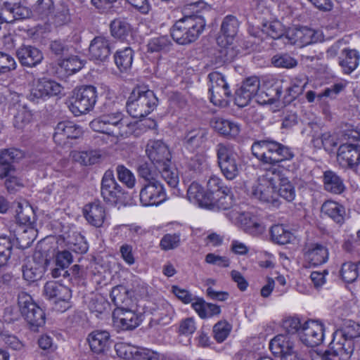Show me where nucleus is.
<instances>
[{
	"instance_id": "nucleus-15",
	"label": "nucleus",
	"mask_w": 360,
	"mask_h": 360,
	"mask_svg": "<svg viewBox=\"0 0 360 360\" xmlns=\"http://www.w3.org/2000/svg\"><path fill=\"white\" fill-rule=\"evenodd\" d=\"M337 160L344 168L354 169L360 163V146L342 144L338 150Z\"/></svg>"
},
{
	"instance_id": "nucleus-26",
	"label": "nucleus",
	"mask_w": 360,
	"mask_h": 360,
	"mask_svg": "<svg viewBox=\"0 0 360 360\" xmlns=\"http://www.w3.org/2000/svg\"><path fill=\"white\" fill-rule=\"evenodd\" d=\"M269 172H271V175H275L277 179L276 193L278 198L281 197L288 202L292 201L295 198V191L289 179L285 177L277 169L274 168L269 170Z\"/></svg>"
},
{
	"instance_id": "nucleus-59",
	"label": "nucleus",
	"mask_w": 360,
	"mask_h": 360,
	"mask_svg": "<svg viewBox=\"0 0 360 360\" xmlns=\"http://www.w3.org/2000/svg\"><path fill=\"white\" fill-rule=\"evenodd\" d=\"M251 150L252 155L264 164L266 162V157L268 156L267 151V139L255 141L253 143Z\"/></svg>"
},
{
	"instance_id": "nucleus-6",
	"label": "nucleus",
	"mask_w": 360,
	"mask_h": 360,
	"mask_svg": "<svg viewBox=\"0 0 360 360\" xmlns=\"http://www.w3.org/2000/svg\"><path fill=\"white\" fill-rule=\"evenodd\" d=\"M217 164L224 176L233 180L238 176L241 167L238 154L233 146L219 143L216 148Z\"/></svg>"
},
{
	"instance_id": "nucleus-38",
	"label": "nucleus",
	"mask_w": 360,
	"mask_h": 360,
	"mask_svg": "<svg viewBox=\"0 0 360 360\" xmlns=\"http://www.w3.org/2000/svg\"><path fill=\"white\" fill-rule=\"evenodd\" d=\"M307 82L300 78L291 81L290 86L286 89V93L283 98L284 105L290 104L304 91Z\"/></svg>"
},
{
	"instance_id": "nucleus-27",
	"label": "nucleus",
	"mask_w": 360,
	"mask_h": 360,
	"mask_svg": "<svg viewBox=\"0 0 360 360\" xmlns=\"http://www.w3.org/2000/svg\"><path fill=\"white\" fill-rule=\"evenodd\" d=\"M294 342L289 337L279 335L273 338L269 343V348L273 354L281 357V360L288 354H292L294 350Z\"/></svg>"
},
{
	"instance_id": "nucleus-18",
	"label": "nucleus",
	"mask_w": 360,
	"mask_h": 360,
	"mask_svg": "<svg viewBox=\"0 0 360 360\" xmlns=\"http://www.w3.org/2000/svg\"><path fill=\"white\" fill-rule=\"evenodd\" d=\"M62 89L58 82L43 78L37 82L36 86L32 90L30 99L37 101L39 98L55 96L60 94Z\"/></svg>"
},
{
	"instance_id": "nucleus-21",
	"label": "nucleus",
	"mask_w": 360,
	"mask_h": 360,
	"mask_svg": "<svg viewBox=\"0 0 360 360\" xmlns=\"http://www.w3.org/2000/svg\"><path fill=\"white\" fill-rule=\"evenodd\" d=\"M110 53L111 44L108 38L98 36L91 40L89 47V53L91 60L105 61Z\"/></svg>"
},
{
	"instance_id": "nucleus-45",
	"label": "nucleus",
	"mask_w": 360,
	"mask_h": 360,
	"mask_svg": "<svg viewBox=\"0 0 360 360\" xmlns=\"http://www.w3.org/2000/svg\"><path fill=\"white\" fill-rule=\"evenodd\" d=\"M76 162L85 166L92 165L99 162L101 154L97 150L75 151L72 155Z\"/></svg>"
},
{
	"instance_id": "nucleus-5",
	"label": "nucleus",
	"mask_w": 360,
	"mask_h": 360,
	"mask_svg": "<svg viewBox=\"0 0 360 360\" xmlns=\"http://www.w3.org/2000/svg\"><path fill=\"white\" fill-rule=\"evenodd\" d=\"M18 304L22 316L27 322L30 330L36 332L45 324V313L27 292L18 296Z\"/></svg>"
},
{
	"instance_id": "nucleus-13",
	"label": "nucleus",
	"mask_w": 360,
	"mask_h": 360,
	"mask_svg": "<svg viewBox=\"0 0 360 360\" xmlns=\"http://www.w3.org/2000/svg\"><path fill=\"white\" fill-rule=\"evenodd\" d=\"M44 295L49 300H54L57 304L63 303L61 310L65 311L70 307L69 301L72 297L71 290L65 285L55 281L47 282L44 287Z\"/></svg>"
},
{
	"instance_id": "nucleus-3",
	"label": "nucleus",
	"mask_w": 360,
	"mask_h": 360,
	"mask_svg": "<svg viewBox=\"0 0 360 360\" xmlns=\"http://www.w3.org/2000/svg\"><path fill=\"white\" fill-rule=\"evenodd\" d=\"M90 126L94 131L117 136H127L134 129V124L120 111L103 114L91 121Z\"/></svg>"
},
{
	"instance_id": "nucleus-39",
	"label": "nucleus",
	"mask_w": 360,
	"mask_h": 360,
	"mask_svg": "<svg viewBox=\"0 0 360 360\" xmlns=\"http://www.w3.org/2000/svg\"><path fill=\"white\" fill-rule=\"evenodd\" d=\"M134 53L131 47L116 51L114 55L115 63L121 72L127 71L131 67Z\"/></svg>"
},
{
	"instance_id": "nucleus-64",
	"label": "nucleus",
	"mask_w": 360,
	"mask_h": 360,
	"mask_svg": "<svg viewBox=\"0 0 360 360\" xmlns=\"http://www.w3.org/2000/svg\"><path fill=\"white\" fill-rule=\"evenodd\" d=\"M70 9L66 5H61L54 15V22L57 26H61L70 22Z\"/></svg>"
},
{
	"instance_id": "nucleus-33",
	"label": "nucleus",
	"mask_w": 360,
	"mask_h": 360,
	"mask_svg": "<svg viewBox=\"0 0 360 360\" xmlns=\"http://www.w3.org/2000/svg\"><path fill=\"white\" fill-rule=\"evenodd\" d=\"M321 212L337 224L344 223L345 209L339 203L331 200L326 201L321 206Z\"/></svg>"
},
{
	"instance_id": "nucleus-50",
	"label": "nucleus",
	"mask_w": 360,
	"mask_h": 360,
	"mask_svg": "<svg viewBox=\"0 0 360 360\" xmlns=\"http://www.w3.org/2000/svg\"><path fill=\"white\" fill-rule=\"evenodd\" d=\"M118 179L124 184L129 188L135 186L136 178L134 174L123 165H119L116 167Z\"/></svg>"
},
{
	"instance_id": "nucleus-40",
	"label": "nucleus",
	"mask_w": 360,
	"mask_h": 360,
	"mask_svg": "<svg viewBox=\"0 0 360 360\" xmlns=\"http://www.w3.org/2000/svg\"><path fill=\"white\" fill-rule=\"evenodd\" d=\"M110 33L115 38L124 40L130 34L131 27L124 19L115 18L110 24Z\"/></svg>"
},
{
	"instance_id": "nucleus-41",
	"label": "nucleus",
	"mask_w": 360,
	"mask_h": 360,
	"mask_svg": "<svg viewBox=\"0 0 360 360\" xmlns=\"http://www.w3.org/2000/svg\"><path fill=\"white\" fill-rule=\"evenodd\" d=\"M207 193L212 198V202L217 196L220 195L221 193H227L230 192V188L225 186L224 181L220 178L213 176L210 178L207 184Z\"/></svg>"
},
{
	"instance_id": "nucleus-49",
	"label": "nucleus",
	"mask_w": 360,
	"mask_h": 360,
	"mask_svg": "<svg viewBox=\"0 0 360 360\" xmlns=\"http://www.w3.org/2000/svg\"><path fill=\"white\" fill-rule=\"evenodd\" d=\"M128 294L129 291L124 285H117L112 288L110 292V297L115 305L120 307L123 305H127L125 302L129 301Z\"/></svg>"
},
{
	"instance_id": "nucleus-63",
	"label": "nucleus",
	"mask_w": 360,
	"mask_h": 360,
	"mask_svg": "<svg viewBox=\"0 0 360 360\" xmlns=\"http://www.w3.org/2000/svg\"><path fill=\"white\" fill-rule=\"evenodd\" d=\"M59 65L64 68L67 72L72 73L79 70L83 66L80 60L75 56L63 59Z\"/></svg>"
},
{
	"instance_id": "nucleus-51",
	"label": "nucleus",
	"mask_w": 360,
	"mask_h": 360,
	"mask_svg": "<svg viewBox=\"0 0 360 360\" xmlns=\"http://www.w3.org/2000/svg\"><path fill=\"white\" fill-rule=\"evenodd\" d=\"M13 244L10 238L0 236V267L6 264L11 255Z\"/></svg>"
},
{
	"instance_id": "nucleus-28",
	"label": "nucleus",
	"mask_w": 360,
	"mask_h": 360,
	"mask_svg": "<svg viewBox=\"0 0 360 360\" xmlns=\"http://www.w3.org/2000/svg\"><path fill=\"white\" fill-rule=\"evenodd\" d=\"M339 65L345 74L352 73L359 64L360 54L356 49H344L338 58Z\"/></svg>"
},
{
	"instance_id": "nucleus-46",
	"label": "nucleus",
	"mask_w": 360,
	"mask_h": 360,
	"mask_svg": "<svg viewBox=\"0 0 360 360\" xmlns=\"http://www.w3.org/2000/svg\"><path fill=\"white\" fill-rule=\"evenodd\" d=\"M335 332L354 342V339L360 337V324L349 320L344 323L340 329H338Z\"/></svg>"
},
{
	"instance_id": "nucleus-61",
	"label": "nucleus",
	"mask_w": 360,
	"mask_h": 360,
	"mask_svg": "<svg viewBox=\"0 0 360 360\" xmlns=\"http://www.w3.org/2000/svg\"><path fill=\"white\" fill-rule=\"evenodd\" d=\"M117 354L124 359L135 360V354L139 349L133 348L125 343H118L115 346Z\"/></svg>"
},
{
	"instance_id": "nucleus-16",
	"label": "nucleus",
	"mask_w": 360,
	"mask_h": 360,
	"mask_svg": "<svg viewBox=\"0 0 360 360\" xmlns=\"http://www.w3.org/2000/svg\"><path fill=\"white\" fill-rule=\"evenodd\" d=\"M285 37L292 44L305 46L316 43L319 40L318 32L307 27L289 28Z\"/></svg>"
},
{
	"instance_id": "nucleus-56",
	"label": "nucleus",
	"mask_w": 360,
	"mask_h": 360,
	"mask_svg": "<svg viewBox=\"0 0 360 360\" xmlns=\"http://www.w3.org/2000/svg\"><path fill=\"white\" fill-rule=\"evenodd\" d=\"M171 44V41L167 36H160L150 40L148 44V51L153 52H159L165 50Z\"/></svg>"
},
{
	"instance_id": "nucleus-11",
	"label": "nucleus",
	"mask_w": 360,
	"mask_h": 360,
	"mask_svg": "<svg viewBox=\"0 0 360 360\" xmlns=\"http://www.w3.org/2000/svg\"><path fill=\"white\" fill-rule=\"evenodd\" d=\"M143 206L158 205L166 200V193L160 181L144 184L139 193Z\"/></svg>"
},
{
	"instance_id": "nucleus-57",
	"label": "nucleus",
	"mask_w": 360,
	"mask_h": 360,
	"mask_svg": "<svg viewBox=\"0 0 360 360\" xmlns=\"http://www.w3.org/2000/svg\"><path fill=\"white\" fill-rule=\"evenodd\" d=\"M246 93L250 94L257 101V94L260 89V82L257 77L247 78L240 86Z\"/></svg>"
},
{
	"instance_id": "nucleus-9",
	"label": "nucleus",
	"mask_w": 360,
	"mask_h": 360,
	"mask_svg": "<svg viewBox=\"0 0 360 360\" xmlns=\"http://www.w3.org/2000/svg\"><path fill=\"white\" fill-rule=\"evenodd\" d=\"M210 79L209 91L211 93V102L218 106H226L231 96V91L224 76L217 72H211L208 75Z\"/></svg>"
},
{
	"instance_id": "nucleus-17",
	"label": "nucleus",
	"mask_w": 360,
	"mask_h": 360,
	"mask_svg": "<svg viewBox=\"0 0 360 360\" xmlns=\"http://www.w3.org/2000/svg\"><path fill=\"white\" fill-rule=\"evenodd\" d=\"M266 153L268 155L266 157V164L273 165L290 160L294 157V153L290 148L271 139H267Z\"/></svg>"
},
{
	"instance_id": "nucleus-62",
	"label": "nucleus",
	"mask_w": 360,
	"mask_h": 360,
	"mask_svg": "<svg viewBox=\"0 0 360 360\" xmlns=\"http://www.w3.org/2000/svg\"><path fill=\"white\" fill-rule=\"evenodd\" d=\"M164 356L148 348H139L136 350L135 360H163Z\"/></svg>"
},
{
	"instance_id": "nucleus-43",
	"label": "nucleus",
	"mask_w": 360,
	"mask_h": 360,
	"mask_svg": "<svg viewBox=\"0 0 360 360\" xmlns=\"http://www.w3.org/2000/svg\"><path fill=\"white\" fill-rule=\"evenodd\" d=\"M87 304L91 312L95 313L96 316L103 314L110 306L105 297L98 293H92L89 297Z\"/></svg>"
},
{
	"instance_id": "nucleus-8",
	"label": "nucleus",
	"mask_w": 360,
	"mask_h": 360,
	"mask_svg": "<svg viewBox=\"0 0 360 360\" xmlns=\"http://www.w3.org/2000/svg\"><path fill=\"white\" fill-rule=\"evenodd\" d=\"M270 173L269 172L265 179H263L257 185L252 186V195L261 201L278 207L280 205V201L278 199L276 193L278 187L277 179L275 175L270 176Z\"/></svg>"
},
{
	"instance_id": "nucleus-55",
	"label": "nucleus",
	"mask_w": 360,
	"mask_h": 360,
	"mask_svg": "<svg viewBox=\"0 0 360 360\" xmlns=\"http://www.w3.org/2000/svg\"><path fill=\"white\" fill-rule=\"evenodd\" d=\"M271 63L277 68H292L297 65V60L288 54H276L271 58Z\"/></svg>"
},
{
	"instance_id": "nucleus-29",
	"label": "nucleus",
	"mask_w": 360,
	"mask_h": 360,
	"mask_svg": "<svg viewBox=\"0 0 360 360\" xmlns=\"http://www.w3.org/2000/svg\"><path fill=\"white\" fill-rule=\"evenodd\" d=\"M91 349L97 354L103 352L110 344V334L106 330L91 332L87 339Z\"/></svg>"
},
{
	"instance_id": "nucleus-30",
	"label": "nucleus",
	"mask_w": 360,
	"mask_h": 360,
	"mask_svg": "<svg viewBox=\"0 0 360 360\" xmlns=\"http://www.w3.org/2000/svg\"><path fill=\"white\" fill-rule=\"evenodd\" d=\"M44 262H37L35 257L32 261H29L22 267V276L28 282L33 283L40 280L45 272Z\"/></svg>"
},
{
	"instance_id": "nucleus-24",
	"label": "nucleus",
	"mask_w": 360,
	"mask_h": 360,
	"mask_svg": "<svg viewBox=\"0 0 360 360\" xmlns=\"http://www.w3.org/2000/svg\"><path fill=\"white\" fill-rule=\"evenodd\" d=\"M207 139L205 129L194 127L186 129L182 137L183 146L189 150L198 148Z\"/></svg>"
},
{
	"instance_id": "nucleus-19",
	"label": "nucleus",
	"mask_w": 360,
	"mask_h": 360,
	"mask_svg": "<svg viewBox=\"0 0 360 360\" xmlns=\"http://www.w3.org/2000/svg\"><path fill=\"white\" fill-rule=\"evenodd\" d=\"M227 216L231 220L236 219L242 228L250 234L259 235L264 230V226L255 220L251 213H239L236 210H232Z\"/></svg>"
},
{
	"instance_id": "nucleus-35",
	"label": "nucleus",
	"mask_w": 360,
	"mask_h": 360,
	"mask_svg": "<svg viewBox=\"0 0 360 360\" xmlns=\"http://www.w3.org/2000/svg\"><path fill=\"white\" fill-rule=\"evenodd\" d=\"M213 127L220 134L229 138L236 137L240 131L237 123L223 118H217L213 123Z\"/></svg>"
},
{
	"instance_id": "nucleus-31",
	"label": "nucleus",
	"mask_w": 360,
	"mask_h": 360,
	"mask_svg": "<svg viewBox=\"0 0 360 360\" xmlns=\"http://www.w3.org/2000/svg\"><path fill=\"white\" fill-rule=\"evenodd\" d=\"M282 92L283 86L281 82H275L265 91L259 89L256 101L262 105L275 103L280 100Z\"/></svg>"
},
{
	"instance_id": "nucleus-34",
	"label": "nucleus",
	"mask_w": 360,
	"mask_h": 360,
	"mask_svg": "<svg viewBox=\"0 0 360 360\" xmlns=\"http://www.w3.org/2000/svg\"><path fill=\"white\" fill-rule=\"evenodd\" d=\"M323 184L326 191L334 194H340L345 188L342 179L331 170L323 173Z\"/></svg>"
},
{
	"instance_id": "nucleus-22",
	"label": "nucleus",
	"mask_w": 360,
	"mask_h": 360,
	"mask_svg": "<svg viewBox=\"0 0 360 360\" xmlns=\"http://www.w3.org/2000/svg\"><path fill=\"white\" fill-rule=\"evenodd\" d=\"M304 257L310 264L313 266L320 265L328 260V250L323 244L310 243L304 250Z\"/></svg>"
},
{
	"instance_id": "nucleus-53",
	"label": "nucleus",
	"mask_w": 360,
	"mask_h": 360,
	"mask_svg": "<svg viewBox=\"0 0 360 360\" xmlns=\"http://www.w3.org/2000/svg\"><path fill=\"white\" fill-rule=\"evenodd\" d=\"M2 157L5 158L6 162L2 169V172L0 173V179H3L8 176L11 166V162L19 158L18 155L20 154V151L16 149H9L1 150Z\"/></svg>"
},
{
	"instance_id": "nucleus-42",
	"label": "nucleus",
	"mask_w": 360,
	"mask_h": 360,
	"mask_svg": "<svg viewBox=\"0 0 360 360\" xmlns=\"http://www.w3.org/2000/svg\"><path fill=\"white\" fill-rule=\"evenodd\" d=\"M286 30L283 25L278 20L266 22L262 25L261 32L274 39L281 38Z\"/></svg>"
},
{
	"instance_id": "nucleus-37",
	"label": "nucleus",
	"mask_w": 360,
	"mask_h": 360,
	"mask_svg": "<svg viewBox=\"0 0 360 360\" xmlns=\"http://www.w3.org/2000/svg\"><path fill=\"white\" fill-rule=\"evenodd\" d=\"M17 112L14 115L13 126L18 130H23L31 122L32 114L25 105H15Z\"/></svg>"
},
{
	"instance_id": "nucleus-58",
	"label": "nucleus",
	"mask_w": 360,
	"mask_h": 360,
	"mask_svg": "<svg viewBox=\"0 0 360 360\" xmlns=\"http://www.w3.org/2000/svg\"><path fill=\"white\" fill-rule=\"evenodd\" d=\"M180 234H165L161 239L160 246L163 250H169L178 248L180 245Z\"/></svg>"
},
{
	"instance_id": "nucleus-4",
	"label": "nucleus",
	"mask_w": 360,
	"mask_h": 360,
	"mask_svg": "<svg viewBox=\"0 0 360 360\" xmlns=\"http://www.w3.org/2000/svg\"><path fill=\"white\" fill-rule=\"evenodd\" d=\"M158 98L152 90L145 86L135 87L128 98L126 108L133 117L141 118L150 114L158 105Z\"/></svg>"
},
{
	"instance_id": "nucleus-7",
	"label": "nucleus",
	"mask_w": 360,
	"mask_h": 360,
	"mask_svg": "<svg viewBox=\"0 0 360 360\" xmlns=\"http://www.w3.org/2000/svg\"><path fill=\"white\" fill-rule=\"evenodd\" d=\"M96 98L97 91L95 86H82L74 90L70 100L69 108L75 116L85 114L93 109Z\"/></svg>"
},
{
	"instance_id": "nucleus-60",
	"label": "nucleus",
	"mask_w": 360,
	"mask_h": 360,
	"mask_svg": "<svg viewBox=\"0 0 360 360\" xmlns=\"http://www.w3.org/2000/svg\"><path fill=\"white\" fill-rule=\"evenodd\" d=\"M16 68L14 58L7 53L0 51V74L6 73Z\"/></svg>"
},
{
	"instance_id": "nucleus-47",
	"label": "nucleus",
	"mask_w": 360,
	"mask_h": 360,
	"mask_svg": "<svg viewBox=\"0 0 360 360\" xmlns=\"http://www.w3.org/2000/svg\"><path fill=\"white\" fill-rule=\"evenodd\" d=\"M272 240L279 245H285L290 242L292 234L284 229L283 225L277 224L271 226L270 229Z\"/></svg>"
},
{
	"instance_id": "nucleus-10",
	"label": "nucleus",
	"mask_w": 360,
	"mask_h": 360,
	"mask_svg": "<svg viewBox=\"0 0 360 360\" xmlns=\"http://www.w3.org/2000/svg\"><path fill=\"white\" fill-rule=\"evenodd\" d=\"M124 193L123 188L117 182L113 171L107 170L103 176L101 186V194L104 201L115 205L124 198Z\"/></svg>"
},
{
	"instance_id": "nucleus-20",
	"label": "nucleus",
	"mask_w": 360,
	"mask_h": 360,
	"mask_svg": "<svg viewBox=\"0 0 360 360\" xmlns=\"http://www.w3.org/2000/svg\"><path fill=\"white\" fill-rule=\"evenodd\" d=\"M16 56L22 66L32 68L41 63L44 56L35 46L22 45L16 50Z\"/></svg>"
},
{
	"instance_id": "nucleus-44",
	"label": "nucleus",
	"mask_w": 360,
	"mask_h": 360,
	"mask_svg": "<svg viewBox=\"0 0 360 360\" xmlns=\"http://www.w3.org/2000/svg\"><path fill=\"white\" fill-rule=\"evenodd\" d=\"M137 173L138 176L144 180L145 184L160 181V170L154 169L148 162L140 163L137 167Z\"/></svg>"
},
{
	"instance_id": "nucleus-14",
	"label": "nucleus",
	"mask_w": 360,
	"mask_h": 360,
	"mask_svg": "<svg viewBox=\"0 0 360 360\" xmlns=\"http://www.w3.org/2000/svg\"><path fill=\"white\" fill-rule=\"evenodd\" d=\"M328 348L333 356L338 357L340 360H349L354 350V342L334 332Z\"/></svg>"
},
{
	"instance_id": "nucleus-32",
	"label": "nucleus",
	"mask_w": 360,
	"mask_h": 360,
	"mask_svg": "<svg viewBox=\"0 0 360 360\" xmlns=\"http://www.w3.org/2000/svg\"><path fill=\"white\" fill-rule=\"evenodd\" d=\"M187 196L191 202L198 204L200 207H210L212 198L207 195L203 188L198 183L193 182L187 191Z\"/></svg>"
},
{
	"instance_id": "nucleus-2",
	"label": "nucleus",
	"mask_w": 360,
	"mask_h": 360,
	"mask_svg": "<svg viewBox=\"0 0 360 360\" xmlns=\"http://www.w3.org/2000/svg\"><path fill=\"white\" fill-rule=\"evenodd\" d=\"M206 22L200 15H186L176 20L170 29L173 40L180 45L195 41L205 30Z\"/></svg>"
},
{
	"instance_id": "nucleus-1",
	"label": "nucleus",
	"mask_w": 360,
	"mask_h": 360,
	"mask_svg": "<svg viewBox=\"0 0 360 360\" xmlns=\"http://www.w3.org/2000/svg\"><path fill=\"white\" fill-rule=\"evenodd\" d=\"M146 152L154 167L160 170V176L168 186L176 188L179 184V175L176 169L170 167L171 153L167 146L160 140L150 141Z\"/></svg>"
},
{
	"instance_id": "nucleus-36",
	"label": "nucleus",
	"mask_w": 360,
	"mask_h": 360,
	"mask_svg": "<svg viewBox=\"0 0 360 360\" xmlns=\"http://www.w3.org/2000/svg\"><path fill=\"white\" fill-rule=\"evenodd\" d=\"M239 27V22L233 15L226 16L221 25V32L226 38V43L231 44L236 36Z\"/></svg>"
},
{
	"instance_id": "nucleus-52",
	"label": "nucleus",
	"mask_w": 360,
	"mask_h": 360,
	"mask_svg": "<svg viewBox=\"0 0 360 360\" xmlns=\"http://www.w3.org/2000/svg\"><path fill=\"white\" fill-rule=\"evenodd\" d=\"M233 205V199L231 192L227 193H221L217 196L210 203V207H216L218 210H227L232 208Z\"/></svg>"
},
{
	"instance_id": "nucleus-25",
	"label": "nucleus",
	"mask_w": 360,
	"mask_h": 360,
	"mask_svg": "<svg viewBox=\"0 0 360 360\" xmlns=\"http://www.w3.org/2000/svg\"><path fill=\"white\" fill-rule=\"evenodd\" d=\"M82 134L81 127L69 121L59 122L55 128L53 139L63 141L68 139H78Z\"/></svg>"
},
{
	"instance_id": "nucleus-54",
	"label": "nucleus",
	"mask_w": 360,
	"mask_h": 360,
	"mask_svg": "<svg viewBox=\"0 0 360 360\" xmlns=\"http://www.w3.org/2000/svg\"><path fill=\"white\" fill-rule=\"evenodd\" d=\"M231 329V325L226 321L217 322L213 327L214 337L218 342H223L229 335Z\"/></svg>"
},
{
	"instance_id": "nucleus-48",
	"label": "nucleus",
	"mask_w": 360,
	"mask_h": 360,
	"mask_svg": "<svg viewBox=\"0 0 360 360\" xmlns=\"http://www.w3.org/2000/svg\"><path fill=\"white\" fill-rule=\"evenodd\" d=\"M360 261L356 263L351 262H345L342 265L340 276L345 282L353 283L359 276V266Z\"/></svg>"
},
{
	"instance_id": "nucleus-23",
	"label": "nucleus",
	"mask_w": 360,
	"mask_h": 360,
	"mask_svg": "<svg viewBox=\"0 0 360 360\" xmlns=\"http://www.w3.org/2000/svg\"><path fill=\"white\" fill-rule=\"evenodd\" d=\"M87 221L94 226L101 227L105 219V210L99 201L86 205L83 209Z\"/></svg>"
},
{
	"instance_id": "nucleus-12",
	"label": "nucleus",
	"mask_w": 360,
	"mask_h": 360,
	"mask_svg": "<svg viewBox=\"0 0 360 360\" xmlns=\"http://www.w3.org/2000/svg\"><path fill=\"white\" fill-rule=\"evenodd\" d=\"M323 325L318 321H306L299 333L300 341L307 347H314L322 343L324 337Z\"/></svg>"
}]
</instances>
